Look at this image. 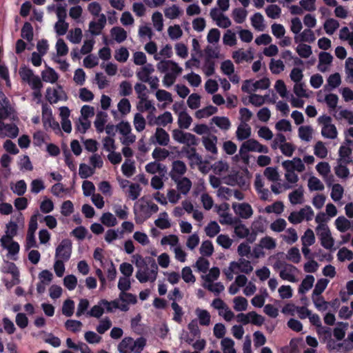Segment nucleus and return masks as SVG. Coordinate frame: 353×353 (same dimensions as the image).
<instances>
[{
  "label": "nucleus",
  "instance_id": "nucleus-38",
  "mask_svg": "<svg viewBox=\"0 0 353 353\" xmlns=\"http://www.w3.org/2000/svg\"><path fill=\"white\" fill-rule=\"evenodd\" d=\"M213 252L214 247L212 243L209 240L204 241L201 245L200 253L203 256H210Z\"/></svg>",
  "mask_w": 353,
  "mask_h": 353
},
{
  "label": "nucleus",
  "instance_id": "nucleus-61",
  "mask_svg": "<svg viewBox=\"0 0 353 353\" xmlns=\"http://www.w3.org/2000/svg\"><path fill=\"white\" fill-rule=\"evenodd\" d=\"M300 41L303 42L312 43L315 41L316 37L312 30L310 28L305 29L299 35Z\"/></svg>",
  "mask_w": 353,
  "mask_h": 353
},
{
  "label": "nucleus",
  "instance_id": "nucleus-14",
  "mask_svg": "<svg viewBox=\"0 0 353 353\" xmlns=\"http://www.w3.org/2000/svg\"><path fill=\"white\" fill-rule=\"evenodd\" d=\"M236 137L239 141L248 139L251 134V128L248 124H240L236 132Z\"/></svg>",
  "mask_w": 353,
  "mask_h": 353
},
{
  "label": "nucleus",
  "instance_id": "nucleus-10",
  "mask_svg": "<svg viewBox=\"0 0 353 353\" xmlns=\"http://www.w3.org/2000/svg\"><path fill=\"white\" fill-rule=\"evenodd\" d=\"M216 142L217 137L215 135L203 137V143L206 150L214 154H217L218 152Z\"/></svg>",
  "mask_w": 353,
  "mask_h": 353
},
{
  "label": "nucleus",
  "instance_id": "nucleus-28",
  "mask_svg": "<svg viewBox=\"0 0 353 353\" xmlns=\"http://www.w3.org/2000/svg\"><path fill=\"white\" fill-rule=\"evenodd\" d=\"M101 223L107 227H113L117 225L116 217L110 212H105L101 217Z\"/></svg>",
  "mask_w": 353,
  "mask_h": 353
},
{
  "label": "nucleus",
  "instance_id": "nucleus-33",
  "mask_svg": "<svg viewBox=\"0 0 353 353\" xmlns=\"http://www.w3.org/2000/svg\"><path fill=\"white\" fill-rule=\"evenodd\" d=\"M171 307L174 310V316L172 319L175 322L181 323L182 322V316L183 315L182 307L176 301H173L172 303Z\"/></svg>",
  "mask_w": 353,
  "mask_h": 353
},
{
  "label": "nucleus",
  "instance_id": "nucleus-36",
  "mask_svg": "<svg viewBox=\"0 0 353 353\" xmlns=\"http://www.w3.org/2000/svg\"><path fill=\"white\" fill-rule=\"evenodd\" d=\"M343 192L344 190L341 185L339 183L334 184L332 188L331 198L334 201H339L342 199Z\"/></svg>",
  "mask_w": 353,
  "mask_h": 353
},
{
  "label": "nucleus",
  "instance_id": "nucleus-24",
  "mask_svg": "<svg viewBox=\"0 0 353 353\" xmlns=\"http://www.w3.org/2000/svg\"><path fill=\"white\" fill-rule=\"evenodd\" d=\"M106 113L103 112H100L97 114L94 124L97 132H102L104 130V125L106 122Z\"/></svg>",
  "mask_w": 353,
  "mask_h": 353
},
{
  "label": "nucleus",
  "instance_id": "nucleus-52",
  "mask_svg": "<svg viewBox=\"0 0 353 353\" xmlns=\"http://www.w3.org/2000/svg\"><path fill=\"white\" fill-rule=\"evenodd\" d=\"M117 107L119 111L123 115L128 114L131 110V105L130 101L126 98H123L122 99H121L117 105Z\"/></svg>",
  "mask_w": 353,
  "mask_h": 353
},
{
  "label": "nucleus",
  "instance_id": "nucleus-25",
  "mask_svg": "<svg viewBox=\"0 0 353 353\" xmlns=\"http://www.w3.org/2000/svg\"><path fill=\"white\" fill-rule=\"evenodd\" d=\"M329 283V280L327 279H320L317 281L314 289L312 292V296H320L324 292Z\"/></svg>",
  "mask_w": 353,
  "mask_h": 353
},
{
  "label": "nucleus",
  "instance_id": "nucleus-2",
  "mask_svg": "<svg viewBox=\"0 0 353 353\" xmlns=\"http://www.w3.org/2000/svg\"><path fill=\"white\" fill-rule=\"evenodd\" d=\"M155 272H152V268L150 265H146L144 268L138 270L136 273V278L141 283H146L148 281L154 282L157 277L158 274V265L154 269Z\"/></svg>",
  "mask_w": 353,
  "mask_h": 353
},
{
  "label": "nucleus",
  "instance_id": "nucleus-4",
  "mask_svg": "<svg viewBox=\"0 0 353 353\" xmlns=\"http://www.w3.org/2000/svg\"><path fill=\"white\" fill-rule=\"evenodd\" d=\"M42 120L44 128L47 130L48 128H50L54 130H59V123L54 120L52 117L51 109L47 107V105H43L42 106Z\"/></svg>",
  "mask_w": 353,
  "mask_h": 353
},
{
  "label": "nucleus",
  "instance_id": "nucleus-32",
  "mask_svg": "<svg viewBox=\"0 0 353 353\" xmlns=\"http://www.w3.org/2000/svg\"><path fill=\"white\" fill-rule=\"evenodd\" d=\"M172 120V114L170 112H165L157 117L155 123L158 125H163L165 127L168 124L171 123Z\"/></svg>",
  "mask_w": 353,
  "mask_h": 353
},
{
  "label": "nucleus",
  "instance_id": "nucleus-59",
  "mask_svg": "<svg viewBox=\"0 0 353 353\" xmlns=\"http://www.w3.org/2000/svg\"><path fill=\"white\" fill-rule=\"evenodd\" d=\"M265 176L271 181H276L279 179V174L276 168L268 167L264 170Z\"/></svg>",
  "mask_w": 353,
  "mask_h": 353
},
{
  "label": "nucleus",
  "instance_id": "nucleus-20",
  "mask_svg": "<svg viewBox=\"0 0 353 353\" xmlns=\"http://www.w3.org/2000/svg\"><path fill=\"white\" fill-rule=\"evenodd\" d=\"M21 36L28 41H31L33 39V28L30 22L24 23L21 28Z\"/></svg>",
  "mask_w": 353,
  "mask_h": 353
},
{
  "label": "nucleus",
  "instance_id": "nucleus-57",
  "mask_svg": "<svg viewBox=\"0 0 353 353\" xmlns=\"http://www.w3.org/2000/svg\"><path fill=\"white\" fill-rule=\"evenodd\" d=\"M134 128L138 132H141L145 129V120L140 113H136L134 117Z\"/></svg>",
  "mask_w": 353,
  "mask_h": 353
},
{
  "label": "nucleus",
  "instance_id": "nucleus-18",
  "mask_svg": "<svg viewBox=\"0 0 353 353\" xmlns=\"http://www.w3.org/2000/svg\"><path fill=\"white\" fill-rule=\"evenodd\" d=\"M319 63L318 65V69L321 72H325L326 68H323L322 65H329L332 63L333 57L329 53L326 52H321L319 54Z\"/></svg>",
  "mask_w": 353,
  "mask_h": 353
},
{
  "label": "nucleus",
  "instance_id": "nucleus-43",
  "mask_svg": "<svg viewBox=\"0 0 353 353\" xmlns=\"http://www.w3.org/2000/svg\"><path fill=\"white\" fill-rule=\"evenodd\" d=\"M74 302L71 299H67L63 302L62 307V313L68 316H71L74 313Z\"/></svg>",
  "mask_w": 353,
  "mask_h": 353
},
{
  "label": "nucleus",
  "instance_id": "nucleus-48",
  "mask_svg": "<svg viewBox=\"0 0 353 353\" xmlns=\"http://www.w3.org/2000/svg\"><path fill=\"white\" fill-rule=\"evenodd\" d=\"M303 245H312L315 242V236L311 229H307L301 237Z\"/></svg>",
  "mask_w": 353,
  "mask_h": 353
},
{
  "label": "nucleus",
  "instance_id": "nucleus-19",
  "mask_svg": "<svg viewBox=\"0 0 353 353\" xmlns=\"http://www.w3.org/2000/svg\"><path fill=\"white\" fill-rule=\"evenodd\" d=\"M42 79L46 82L55 83L59 78L57 73L52 68L41 72Z\"/></svg>",
  "mask_w": 353,
  "mask_h": 353
},
{
  "label": "nucleus",
  "instance_id": "nucleus-42",
  "mask_svg": "<svg viewBox=\"0 0 353 353\" xmlns=\"http://www.w3.org/2000/svg\"><path fill=\"white\" fill-rule=\"evenodd\" d=\"M314 154L321 159H324L327 154V150L324 143L319 141L314 145Z\"/></svg>",
  "mask_w": 353,
  "mask_h": 353
},
{
  "label": "nucleus",
  "instance_id": "nucleus-15",
  "mask_svg": "<svg viewBox=\"0 0 353 353\" xmlns=\"http://www.w3.org/2000/svg\"><path fill=\"white\" fill-rule=\"evenodd\" d=\"M192 121V117L185 110H183L179 114L178 124L181 129H188Z\"/></svg>",
  "mask_w": 353,
  "mask_h": 353
},
{
  "label": "nucleus",
  "instance_id": "nucleus-29",
  "mask_svg": "<svg viewBox=\"0 0 353 353\" xmlns=\"http://www.w3.org/2000/svg\"><path fill=\"white\" fill-rule=\"evenodd\" d=\"M335 225L339 231L345 232L350 227V222L344 216H339L335 221Z\"/></svg>",
  "mask_w": 353,
  "mask_h": 353
},
{
  "label": "nucleus",
  "instance_id": "nucleus-30",
  "mask_svg": "<svg viewBox=\"0 0 353 353\" xmlns=\"http://www.w3.org/2000/svg\"><path fill=\"white\" fill-rule=\"evenodd\" d=\"M263 17L260 12L255 13L252 17H251V23L252 26L256 30H263L264 26L263 24Z\"/></svg>",
  "mask_w": 353,
  "mask_h": 353
},
{
  "label": "nucleus",
  "instance_id": "nucleus-49",
  "mask_svg": "<svg viewBox=\"0 0 353 353\" xmlns=\"http://www.w3.org/2000/svg\"><path fill=\"white\" fill-rule=\"evenodd\" d=\"M258 145H259V142L258 141L254 139H248L241 145V152H242L243 150L256 152Z\"/></svg>",
  "mask_w": 353,
  "mask_h": 353
},
{
  "label": "nucleus",
  "instance_id": "nucleus-56",
  "mask_svg": "<svg viewBox=\"0 0 353 353\" xmlns=\"http://www.w3.org/2000/svg\"><path fill=\"white\" fill-rule=\"evenodd\" d=\"M65 328L72 332H77L81 330L82 323L79 321L68 319L65 323Z\"/></svg>",
  "mask_w": 353,
  "mask_h": 353
},
{
  "label": "nucleus",
  "instance_id": "nucleus-47",
  "mask_svg": "<svg viewBox=\"0 0 353 353\" xmlns=\"http://www.w3.org/2000/svg\"><path fill=\"white\" fill-rule=\"evenodd\" d=\"M19 73L22 81L26 83L28 82L34 76L32 70L26 65L20 68Z\"/></svg>",
  "mask_w": 353,
  "mask_h": 353
},
{
  "label": "nucleus",
  "instance_id": "nucleus-44",
  "mask_svg": "<svg viewBox=\"0 0 353 353\" xmlns=\"http://www.w3.org/2000/svg\"><path fill=\"white\" fill-rule=\"evenodd\" d=\"M232 16L236 23H242L247 17V11L243 8H235L232 12Z\"/></svg>",
  "mask_w": 353,
  "mask_h": 353
},
{
  "label": "nucleus",
  "instance_id": "nucleus-55",
  "mask_svg": "<svg viewBox=\"0 0 353 353\" xmlns=\"http://www.w3.org/2000/svg\"><path fill=\"white\" fill-rule=\"evenodd\" d=\"M201 97L198 94H191L187 101L188 105L192 110H196L200 106Z\"/></svg>",
  "mask_w": 353,
  "mask_h": 353
},
{
  "label": "nucleus",
  "instance_id": "nucleus-64",
  "mask_svg": "<svg viewBox=\"0 0 353 353\" xmlns=\"http://www.w3.org/2000/svg\"><path fill=\"white\" fill-rule=\"evenodd\" d=\"M77 284V277L73 274L67 275L63 279V285L69 290L75 289Z\"/></svg>",
  "mask_w": 353,
  "mask_h": 353
},
{
  "label": "nucleus",
  "instance_id": "nucleus-9",
  "mask_svg": "<svg viewBox=\"0 0 353 353\" xmlns=\"http://www.w3.org/2000/svg\"><path fill=\"white\" fill-rule=\"evenodd\" d=\"M153 65L148 63L141 68L140 70L137 72L138 79L145 83L150 81V75L154 72Z\"/></svg>",
  "mask_w": 353,
  "mask_h": 353
},
{
  "label": "nucleus",
  "instance_id": "nucleus-26",
  "mask_svg": "<svg viewBox=\"0 0 353 353\" xmlns=\"http://www.w3.org/2000/svg\"><path fill=\"white\" fill-rule=\"evenodd\" d=\"M352 148L350 147L341 145L339 150L340 161L345 163H350L352 161L350 156L352 154Z\"/></svg>",
  "mask_w": 353,
  "mask_h": 353
},
{
  "label": "nucleus",
  "instance_id": "nucleus-17",
  "mask_svg": "<svg viewBox=\"0 0 353 353\" xmlns=\"http://www.w3.org/2000/svg\"><path fill=\"white\" fill-rule=\"evenodd\" d=\"M133 339L131 337L124 338L119 344V350L121 353H130L134 351L132 347Z\"/></svg>",
  "mask_w": 353,
  "mask_h": 353
},
{
  "label": "nucleus",
  "instance_id": "nucleus-7",
  "mask_svg": "<svg viewBox=\"0 0 353 353\" xmlns=\"http://www.w3.org/2000/svg\"><path fill=\"white\" fill-rule=\"evenodd\" d=\"M133 259L135 262V265L138 268V270H140L146 265H150L152 268V272H155L154 269L157 268V263L152 257L146 256L143 258L141 255L137 254L133 256Z\"/></svg>",
  "mask_w": 353,
  "mask_h": 353
},
{
  "label": "nucleus",
  "instance_id": "nucleus-63",
  "mask_svg": "<svg viewBox=\"0 0 353 353\" xmlns=\"http://www.w3.org/2000/svg\"><path fill=\"white\" fill-rule=\"evenodd\" d=\"M170 154L168 150L161 148H156L152 154V157L156 160H163Z\"/></svg>",
  "mask_w": 353,
  "mask_h": 353
},
{
  "label": "nucleus",
  "instance_id": "nucleus-5",
  "mask_svg": "<svg viewBox=\"0 0 353 353\" xmlns=\"http://www.w3.org/2000/svg\"><path fill=\"white\" fill-rule=\"evenodd\" d=\"M150 141L154 144L166 146L170 142V135L163 128H157L154 134L150 137Z\"/></svg>",
  "mask_w": 353,
  "mask_h": 353
},
{
  "label": "nucleus",
  "instance_id": "nucleus-58",
  "mask_svg": "<svg viewBox=\"0 0 353 353\" xmlns=\"http://www.w3.org/2000/svg\"><path fill=\"white\" fill-rule=\"evenodd\" d=\"M129 57V52L125 47L120 48L116 51L114 54L115 59L121 63L125 62Z\"/></svg>",
  "mask_w": 353,
  "mask_h": 353
},
{
  "label": "nucleus",
  "instance_id": "nucleus-37",
  "mask_svg": "<svg viewBox=\"0 0 353 353\" xmlns=\"http://www.w3.org/2000/svg\"><path fill=\"white\" fill-rule=\"evenodd\" d=\"M301 254L299 252V250L296 248L293 247L291 248L288 252V254L286 255V259L294 263H299L301 260Z\"/></svg>",
  "mask_w": 353,
  "mask_h": 353
},
{
  "label": "nucleus",
  "instance_id": "nucleus-16",
  "mask_svg": "<svg viewBox=\"0 0 353 353\" xmlns=\"http://www.w3.org/2000/svg\"><path fill=\"white\" fill-rule=\"evenodd\" d=\"M110 33L118 43L124 41L127 38L126 31L119 26L113 27L110 30Z\"/></svg>",
  "mask_w": 353,
  "mask_h": 353
},
{
  "label": "nucleus",
  "instance_id": "nucleus-12",
  "mask_svg": "<svg viewBox=\"0 0 353 353\" xmlns=\"http://www.w3.org/2000/svg\"><path fill=\"white\" fill-rule=\"evenodd\" d=\"M3 130L6 131V135L10 138L14 139L18 136L19 128L15 124H5L0 122V132Z\"/></svg>",
  "mask_w": 353,
  "mask_h": 353
},
{
  "label": "nucleus",
  "instance_id": "nucleus-53",
  "mask_svg": "<svg viewBox=\"0 0 353 353\" xmlns=\"http://www.w3.org/2000/svg\"><path fill=\"white\" fill-rule=\"evenodd\" d=\"M132 93V86L130 82L123 81L119 85V94L123 97L130 96Z\"/></svg>",
  "mask_w": 353,
  "mask_h": 353
},
{
  "label": "nucleus",
  "instance_id": "nucleus-51",
  "mask_svg": "<svg viewBox=\"0 0 353 353\" xmlns=\"http://www.w3.org/2000/svg\"><path fill=\"white\" fill-rule=\"evenodd\" d=\"M232 58L236 63H240L243 61H248L252 59V56L248 57L246 52L239 50L232 53Z\"/></svg>",
  "mask_w": 353,
  "mask_h": 353
},
{
  "label": "nucleus",
  "instance_id": "nucleus-13",
  "mask_svg": "<svg viewBox=\"0 0 353 353\" xmlns=\"http://www.w3.org/2000/svg\"><path fill=\"white\" fill-rule=\"evenodd\" d=\"M314 282V277L312 275H307L302 281L299 287L298 292L299 294H305L311 289Z\"/></svg>",
  "mask_w": 353,
  "mask_h": 353
},
{
  "label": "nucleus",
  "instance_id": "nucleus-62",
  "mask_svg": "<svg viewBox=\"0 0 353 353\" xmlns=\"http://www.w3.org/2000/svg\"><path fill=\"white\" fill-rule=\"evenodd\" d=\"M164 14L167 18L174 19L179 17L180 10L176 5H172L171 7L165 9Z\"/></svg>",
  "mask_w": 353,
  "mask_h": 353
},
{
  "label": "nucleus",
  "instance_id": "nucleus-54",
  "mask_svg": "<svg viewBox=\"0 0 353 353\" xmlns=\"http://www.w3.org/2000/svg\"><path fill=\"white\" fill-rule=\"evenodd\" d=\"M321 134L325 138L334 139L336 138L338 132L336 126L333 124L327 128H322Z\"/></svg>",
  "mask_w": 353,
  "mask_h": 353
},
{
  "label": "nucleus",
  "instance_id": "nucleus-11",
  "mask_svg": "<svg viewBox=\"0 0 353 353\" xmlns=\"http://www.w3.org/2000/svg\"><path fill=\"white\" fill-rule=\"evenodd\" d=\"M231 267L238 268L241 272L245 274H250L253 270L251 263L245 259H240L239 262H231Z\"/></svg>",
  "mask_w": 353,
  "mask_h": 353
},
{
  "label": "nucleus",
  "instance_id": "nucleus-45",
  "mask_svg": "<svg viewBox=\"0 0 353 353\" xmlns=\"http://www.w3.org/2000/svg\"><path fill=\"white\" fill-rule=\"evenodd\" d=\"M234 305V309L236 311L246 310L248 307V301L243 296H236L233 300Z\"/></svg>",
  "mask_w": 353,
  "mask_h": 353
},
{
  "label": "nucleus",
  "instance_id": "nucleus-1",
  "mask_svg": "<svg viewBox=\"0 0 353 353\" xmlns=\"http://www.w3.org/2000/svg\"><path fill=\"white\" fill-rule=\"evenodd\" d=\"M72 244L68 239H63L56 248L55 257L57 259L68 261L72 254Z\"/></svg>",
  "mask_w": 353,
  "mask_h": 353
},
{
  "label": "nucleus",
  "instance_id": "nucleus-23",
  "mask_svg": "<svg viewBox=\"0 0 353 353\" xmlns=\"http://www.w3.org/2000/svg\"><path fill=\"white\" fill-rule=\"evenodd\" d=\"M303 198V190L301 187L289 194V199L290 202L294 205L302 203Z\"/></svg>",
  "mask_w": 353,
  "mask_h": 353
},
{
  "label": "nucleus",
  "instance_id": "nucleus-31",
  "mask_svg": "<svg viewBox=\"0 0 353 353\" xmlns=\"http://www.w3.org/2000/svg\"><path fill=\"white\" fill-rule=\"evenodd\" d=\"M296 51L301 58H308L312 53L310 46L301 43L296 48Z\"/></svg>",
  "mask_w": 353,
  "mask_h": 353
},
{
  "label": "nucleus",
  "instance_id": "nucleus-21",
  "mask_svg": "<svg viewBox=\"0 0 353 353\" xmlns=\"http://www.w3.org/2000/svg\"><path fill=\"white\" fill-rule=\"evenodd\" d=\"M187 171V167L185 163L180 160L174 161L172 163V168L171 171V174H177L179 176L183 175Z\"/></svg>",
  "mask_w": 353,
  "mask_h": 353
},
{
  "label": "nucleus",
  "instance_id": "nucleus-46",
  "mask_svg": "<svg viewBox=\"0 0 353 353\" xmlns=\"http://www.w3.org/2000/svg\"><path fill=\"white\" fill-rule=\"evenodd\" d=\"M40 216L39 211H36L30 217L28 225V234H34L38 228V218Z\"/></svg>",
  "mask_w": 353,
  "mask_h": 353
},
{
  "label": "nucleus",
  "instance_id": "nucleus-35",
  "mask_svg": "<svg viewBox=\"0 0 353 353\" xmlns=\"http://www.w3.org/2000/svg\"><path fill=\"white\" fill-rule=\"evenodd\" d=\"M207 236L212 238L220 232V227L216 221H210L205 228Z\"/></svg>",
  "mask_w": 353,
  "mask_h": 353
},
{
  "label": "nucleus",
  "instance_id": "nucleus-60",
  "mask_svg": "<svg viewBox=\"0 0 353 353\" xmlns=\"http://www.w3.org/2000/svg\"><path fill=\"white\" fill-rule=\"evenodd\" d=\"M152 20L157 30L161 31L163 27L162 14L159 12H154L152 17Z\"/></svg>",
  "mask_w": 353,
  "mask_h": 353
},
{
  "label": "nucleus",
  "instance_id": "nucleus-34",
  "mask_svg": "<svg viewBox=\"0 0 353 353\" xmlns=\"http://www.w3.org/2000/svg\"><path fill=\"white\" fill-rule=\"evenodd\" d=\"M339 27V23L334 19H328L324 23V29L328 34H332Z\"/></svg>",
  "mask_w": 353,
  "mask_h": 353
},
{
  "label": "nucleus",
  "instance_id": "nucleus-27",
  "mask_svg": "<svg viewBox=\"0 0 353 353\" xmlns=\"http://www.w3.org/2000/svg\"><path fill=\"white\" fill-rule=\"evenodd\" d=\"M213 122L221 129L227 130L230 128L231 123L230 119L225 117H214Z\"/></svg>",
  "mask_w": 353,
  "mask_h": 353
},
{
  "label": "nucleus",
  "instance_id": "nucleus-50",
  "mask_svg": "<svg viewBox=\"0 0 353 353\" xmlns=\"http://www.w3.org/2000/svg\"><path fill=\"white\" fill-rule=\"evenodd\" d=\"M94 173V168L85 163H81L79 165V174L81 179H86Z\"/></svg>",
  "mask_w": 353,
  "mask_h": 353
},
{
  "label": "nucleus",
  "instance_id": "nucleus-41",
  "mask_svg": "<svg viewBox=\"0 0 353 353\" xmlns=\"http://www.w3.org/2000/svg\"><path fill=\"white\" fill-rule=\"evenodd\" d=\"M308 188L311 191L313 190H323L324 185L316 176H311L308 180Z\"/></svg>",
  "mask_w": 353,
  "mask_h": 353
},
{
  "label": "nucleus",
  "instance_id": "nucleus-6",
  "mask_svg": "<svg viewBox=\"0 0 353 353\" xmlns=\"http://www.w3.org/2000/svg\"><path fill=\"white\" fill-rule=\"evenodd\" d=\"M232 208L234 212L242 219H249L253 214L252 208L248 203H233Z\"/></svg>",
  "mask_w": 353,
  "mask_h": 353
},
{
  "label": "nucleus",
  "instance_id": "nucleus-40",
  "mask_svg": "<svg viewBox=\"0 0 353 353\" xmlns=\"http://www.w3.org/2000/svg\"><path fill=\"white\" fill-rule=\"evenodd\" d=\"M265 12L268 17L271 19H277L281 14V10L279 6L272 4L266 8Z\"/></svg>",
  "mask_w": 353,
  "mask_h": 353
},
{
  "label": "nucleus",
  "instance_id": "nucleus-22",
  "mask_svg": "<svg viewBox=\"0 0 353 353\" xmlns=\"http://www.w3.org/2000/svg\"><path fill=\"white\" fill-rule=\"evenodd\" d=\"M217 111H218V109L216 107L210 105L201 110H199L198 111H196V117L199 119L208 117L216 113Z\"/></svg>",
  "mask_w": 353,
  "mask_h": 353
},
{
  "label": "nucleus",
  "instance_id": "nucleus-8",
  "mask_svg": "<svg viewBox=\"0 0 353 353\" xmlns=\"http://www.w3.org/2000/svg\"><path fill=\"white\" fill-rule=\"evenodd\" d=\"M171 178L176 183L177 189L181 194L185 195L189 192L192 187V182L188 178L183 177L178 180L176 174H171Z\"/></svg>",
  "mask_w": 353,
  "mask_h": 353
},
{
  "label": "nucleus",
  "instance_id": "nucleus-3",
  "mask_svg": "<svg viewBox=\"0 0 353 353\" xmlns=\"http://www.w3.org/2000/svg\"><path fill=\"white\" fill-rule=\"evenodd\" d=\"M316 229L317 230H321L318 232V235L320 237L321 245L325 249H332L334 243V240L331 235L328 227L325 225H319Z\"/></svg>",
  "mask_w": 353,
  "mask_h": 353
},
{
  "label": "nucleus",
  "instance_id": "nucleus-39",
  "mask_svg": "<svg viewBox=\"0 0 353 353\" xmlns=\"http://www.w3.org/2000/svg\"><path fill=\"white\" fill-rule=\"evenodd\" d=\"M313 303L319 311H325L327 309L328 302L324 300V298L320 296H312Z\"/></svg>",
  "mask_w": 353,
  "mask_h": 353
}]
</instances>
